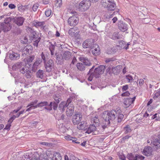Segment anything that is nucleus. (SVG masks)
Instances as JSON below:
<instances>
[{"label":"nucleus","mask_w":160,"mask_h":160,"mask_svg":"<svg viewBox=\"0 0 160 160\" xmlns=\"http://www.w3.org/2000/svg\"><path fill=\"white\" fill-rule=\"evenodd\" d=\"M40 56L42 58V60L44 63L46 61H47L46 60V59L47 58V55L45 56L43 52H42L41 53Z\"/></svg>","instance_id":"obj_46"},{"label":"nucleus","mask_w":160,"mask_h":160,"mask_svg":"<svg viewBox=\"0 0 160 160\" xmlns=\"http://www.w3.org/2000/svg\"><path fill=\"white\" fill-rule=\"evenodd\" d=\"M131 137V136H128V135H126L125 136V137H123V138H122L121 140L122 142H124L126 140L128 139L129 138Z\"/></svg>","instance_id":"obj_53"},{"label":"nucleus","mask_w":160,"mask_h":160,"mask_svg":"<svg viewBox=\"0 0 160 160\" xmlns=\"http://www.w3.org/2000/svg\"><path fill=\"white\" fill-rule=\"evenodd\" d=\"M119 46L122 48L127 49L128 48L129 45L130 44L129 43L126 44V42L123 41L121 40L119 41Z\"/></svg>","instance_id":"obj_27"},{"label":"nucleus","mask_w":160,"mask_h":160,"mask_svg":"<svg viewBox=\"0 0 160 160\" xmlns=\"http://www.w3.org/2000/svg\"><path fill=\"white\" fill-rule=\"evenodd\" d=\"M128 85H126L123 86L122 88V91L124 92V91H126L128 89Z\"/></svg>","instance_id":"obj_63"},{"label":"nucleus","mask_w":160,"mask_h":160,"mask_svg":"<svg viewBox=\"0 0 160 160\" xmlns=\"http://www.w3.org/2000/svg\"><path fill=\"white\" fill-rule=\"evenodd\" d=\"M119 29L121 31L125 32L128 29V25L122 21H119L118 23Z\"/></svg>","instance_id":"obj_14"},{"label":"nucleus","mask_w":160,"mask_h":160,"mask_svg":"<svg viewBox=\"0 0 160 160\" xmlns=\"http://www.w3.org/2000/svg\"><path fill=\"white\" fill-rule=\"evenodd\" d=\"M11 126V124L8 123L5 126L4 129L7 130H9Z\"/></svg>","instance_id":"obj_61"},{"label":"nucleus","mask_w":160,"mask_h":160,"mask_svg":"<svg viewBox=\"0 0 160 160\" xmlns=\"http://www.w3.org/2000/svg\"><path fill=\"white\" fill-rule=\"evenodd\" d=\"M45 24V21L39 22L38 21H34L33 23V26L37 28L43 27Z\"/></svg>","instance_id":"obj_32"},{"label":"nucleus","mask_w":160,"mask_h":160,"mask_svg":"<svg viewBox=\"0 0 160 160\" xmlns=\"http://www.w3.org/2000/svg\"><path fill=\"white\" fill-rule=\"evenodd\" d=\"M152 143L154 146L156 147L157 149L160 148V140L158 138H154L152 142Z\"/></svg>","instance_id":"obj_29"},{"label":"nucleus","mask_w":160,"mask_h":160,"mask_svg":"<svg viewBox=\"0 0 160 160\" xmlns=\"http://www.w3.org/2000/svg\"><path fill=\"white\" fill-rule=\"evenodd\" d=\"M108 37L114 40L119 39L121 37L120 35H119L118 32H115L111 35H108Z\"/></svg>","instance_id":"obj_25"},{"label":"nucleus","mask_w":160,"mask_h":160,"mask_svg":"<svg viewBox=\"0 0 160 160\" xmlns=\"http://www.w3.org/2000/svg\"><path fill=\"white\" fill-rule=\"evenodd\" d=\"M136 97L132 98H126L124 99V103L126 107H128L135 100Z\"/></svg>","instance_id":"obj_16"},{"label":"nucleus","mask_w":160,"mask_h":160,"mask_svg":"<svg viewBox=\"0 0 160 160\" xmlns=\"http://www.w3.org/2000/svg\"><path fill=\"white\" fill-rule=\"evenodd\" d=\"M124 133L125 134L131 132L132 131L129 125H127L126 127H124Z\"/></svg>","instance_id":"obj_40"},{"label":"nucleus","mask_w":160,"mask_h":160,"mask_svg":"<svg viewBox=\"0 0 160 160\" xmlns=\"http://www.w3.org/2000/svg\"><path fill=\"white\" fill-rule=\"evenodd\" d=\"M88 75H89V76L88 77V80L90 81H92V76H94L93 75V73H89V72L88 74Z\"/></svg>","instance_id":"obj_54"},{"label":"nucleus","mask_w":160,"mask_h":160,"mask_svg":"<svg viewBox=\"0 0 160 160\" xmlns=\"http://www.w3.org/2000/svg\"><path fill=\"white\" fill-rule=\"evenodd\" d=\"M127 157L129 160H137L136 154L134 156L132 153H128Z\"/></svg>","instance_id":"obj_37"},{"label":"nucleus","mask_w":160,"mask_h":160,"mask_svg":"<svg viewBox=\"0 0 160 160\" xmlns=\"http://www.w3.org/2000/svg\"><path fill=\"white\" fill-rule=\"evenodd\" d=\"M25 68V67L22 65V63L18 62L12 66V69L13 70H19L21 73H23L25 72L24 70H25L24 68Z\"/></svg>","instance_id":"obj_9"},{"label":"nucleus","mask_w":160,"mask_h":160,"mask_svg":"<svg viewBox=\"0 0 160 160\" xmlns=\"http://www.w3.org/2000/svg\"><path fill=\"white\" fill-rule=\"evenodd\" d=\"M80 123L77 126V128L79 130H86V123L83 121L80 122Z\"/></svg>","instance_id":"obj_30"},{"label":"nucleus","mask_w":160,"mask_h":160,"mask_svg":"<svg viewBox=\"0 0 160 160\" xmlns=\"http://www.w3.org/2000/svg\"><path fill=\"white\" fill-rule=\"evenodd\" d=\"M79 33L78 28L76 27L71 28L68 31L69 35L72 36L77 37Z\"/></svg>","instance_id":"obj_15"},{"label":"nucleus","mask_w":160,"mask_h":160,"mask_svg":"<svg viewBox=\"0 0 160 160\" xmlns=\"http://www.w3.org/2000/svg\"><path fill=\"white\" fill-rule=\"evenodd\" d=\"M119 158L121 160H126V157L123 154L120 155L119 156Z\"/></svg>","instance_id":"obj_64"},{"label":"nucleus","mask_w":160,"mask_h":160,"mask_svg":"<svg viewBox=\"0 0 160 160\" xmlns=\"http://www.w3.org/2000/svg\"><path fill=\"white\" fill-rule=\"evenodd\" d=\"M126 79L128 80V82H129L132 80V77L131 76H126Z\"/></svg>","instance_id":"obj_60"},{"label":"nucleus","mask_w":160,"mask_h":160,"mask_svg":"<svg viewBox=\"0 0 160 160\" xmlns=\"http://www.w3.org/2000/svg\"><path fill=\"white\" fill-rule=\"evenodd\" d=\"M138 81H139L138 84L139 86H141L144 84V81L143 79H140L138 80Z\"/></svg>","instance_id":"obj_56"},{"label":"nucleus","mask_w":160,"mask_h":160,"mask_svg":"<svg viewBox=\"0 0 160 160\" xmlns=\"http://www.w3.org/2000/svg\"><path fill=\"white\" fill-rule=\"evenodd\" d=\"M78 18L74 15L68 18V25L71 26H75L78 24Z\"/></svg>","instance_id":"obj_6"},{"label":"nucleus","mask_w":160,"mask_h":160,"mask_svg":"<svg viewBox=\"0 0 160 160\" xmlns=\"http://www.w3.org/2000/svg\"><path fill=\"white\" fill-rule=\"evenodd\" d=\"M130 95V93L128 91H126L122 93V96L123 97L128 96Z\"/></svg>","instance_id":"obj_58"},{"label":"nucleus","mask_w":160,"mask_h":160,"mask_svg":"<svg viewBox=\"0 0 160 160\" xmlns=\"http://www.w3.org/2000/svg\"><path fill=\"white\" fill-rule=\"evenodd\" d=\"M9 57L12 60H17L19 58V54L18 53H15L13 51L12 52H10L9 53Z\"/></svg>","instance_id":"obj_20"},{"label":"nucleus","mask_w":160,"mask_h":160,"mask_svg":"<svg viewBox=\"0 0 160 160\" xmlns=\"http://www.w3.org/2000/svg\"><path fill=\"white\" fill-rule=\"evenodd\" d=\"M71 100L70 98H68V99L67 102H66V104H67V105H70V106H73L72 104L71 103Z\"/></svg>","instance_id":"obj_62"},{"label":"nucleus","mask_w":160,"mask_h":160,"mask_svg":"<svg viewBox=\"0 0 160 160\" xmlns=\"http://www.w3.org/2000/svg\"><path fill=\"white\" fill-rule=\"evenodd\" d=\"M46 154L48 157V158H54L55 160H60V158L58 159L57 157L60 158V154L59 153L57 152L53 153V152H51L49 150H48L46 152Z\"/></svg>","instance_id":"obj_12"},{"label":"nucleus","mask_w":160,"mask_h":160,"mask_svg":"<svg viewBox=\"0 0 160 160\" xmlns=\"http://www.w3.org/2000/svg\"><path fill=\"white\" fill-rule=\"evenodd\" d=\"M82 118L81 114H76L72 117V122L74 125H78L80 122Z\"/></svg>","instance_id":"obj_11"},{"label":"nucleus","mask_w":160,"mask_h":160,"mask_svg":"<svg viewBox=\"0 0 160 160\" xmlns=\"http://www.w3.org/2000/svg\"><path fill=\"white\" fill-rule=\"evenodd\" d=\"M44 71L43 70L39 69L36 73V76L37 78L42 79L43 77Z\"/></svg>","instance_id":"obj_34"},{"label":"nucleus","mask_w":160,"mask_h":160,"mask_svg":"<svg viewBox=\"0 0 160 160\" xmlns=\"http://www.w3.org/2000/svg\"><path fill=\"white\" fill-rule=\"evenodd\" d=\"M117 117L118 122H121L123 118L124 115L121 110L117 108L111 111H105L102 115V123L101 125L103 129L109 126L110 121L114 120Z\"/></svg>","instance_id":"obj_1"},{"label":"nucleus","mask_w":160,"mask_h":160,"mask_svg":"<svg viewBox=\"0 0 160 160\" xmlns=\"http://www.w3.org/2000/svg\"><path fill=\"white\" fill-rule=\"evenodd\" d=\"M52 102V108L54 110H56L58 108V103L57 102Z\"/></svg>","instance_id":"obj_50"},{"label":"nucleus","mask_w":160,"mask_h":160,"mask_svg":"<svg viewBox=\"0 0 160 160\" xmlns=\"http://www.w3.org/2000/svg\"><path fill=\"white\" fill-rule=\"evenodd\" d=\"M52 102H51L49 104L47 101L42 102L39 103V107L45 106L44 108L46 110L51 111L52 109Z\"/></svg>","instance_id":"obj_10"},{"label":"nucleus","mask_w":160,"mask_h":160,"mask_svg":"<svg viewBox=\"0 0 160 160\" xmlns=\"http://www.w3.org/2000/svg\"><path fill=\"white\" fill-rule=\"evenodd\" d=\"M119 9H117L116 10V11H115L112 14L109 15V16L110 17V18H112L114 15L118 13L119 12Z\"/></svg>","instance_id":"obj_57"},{"label":"nucleus","mask_w":160,"mask_h":160,"mask_svg":"<svg viewBox=\"0 0 160 160\" xmlns=\"http://www.w3.org/2000/svg\"><path fill=\"white\" fill-rule=\"evenodd\" d=\"M56 4H58V6L60 7L62 4V0H56Z\"/></svg>","instance_id":"obj_59"},{"label":"nucleus","mask_w":160,"mask_h":160,"mask_svg":"<svg viewBox=\"0 0 160 160\" xmlns=\"http://www.w3.org/2000/svg\"><path fill=\"white\" fill-rule=\"evenodd\" d=\"M68 107V105L66 104V102H62L60 104L58 107L59 109L61 111V112H63Z\"/></svg>","instance_id":"obj_31"},{"label":"nucleus","mask_w":160,"mask_h":160,"mask_svg":"<svg viewBox=\"0 0 160 160\" xmlns=\"http://www.w3.org/2000/svg\"><path fill=\"white\" fill-rule=\"evenodd\" d=\"M55 101V102L58 103L61 99L60 97L58 96L57 95H55L53 97Z\"/></svg>","instance_id":"obj_43"},{"label":"nucleus","mask_w":160,"mask_h":160,"mask_svg":"<svg viewBox=\"0 0 160 160\" xmlns=\"http://www.w3.org/2000/svg\"><path fill=\"white\" fill-rule=\"evenodd\" d=\"M55 55L56 56V62L59 65L63 64L64 62V59L62 55L56 53L55 54Z\"/></svg>","instance_id":"obj_19"},{"label":"nucleus","mask_w":160,"mask_h":160,"mask_svg":"<svg viewBox=\"0 0 160 160\" xmlns=\"http://www.w3.org/2000/svg\"><path fill=\"white\" fill-rule=\"evenodd\" d=\"M81 60L85 64L86 67L90 66L91 65V63L90 61L86 57H81Z\"/></svg>","instance_id":"obj_26"},{"label":"nucleus","mask_w":160,"mask_h":160,"mask_svg":"<svg viewBox=\"0 0 160 160\" xmlns=\"http://www.w3.org/2000/svg\"><path fill=\"white\" fill-rule=\"evenodd\" d=\"M38 101L37 100H35L31 102L27 106V107L31 106L33 107L34 105L36 104L38 102Z\"/></svg>","instance_id":"obj_47"},{"label":"nucleus","mask_w":160,"mask_h":160,"mask_svg":"<svg viewBox=\"0 0 160 160\" xmlns=\"http://www.w3.org/2000/svg\"><path fill=\"white\" fill-rule=\"evenodd\" d=\"M52 11L50 9H47L45 12V14L47 17H49L51 14Z\"/></svg>","instance_id":"obj_44"},{"label":"nucleus","mask_w":160,"mask_h":160,"mask_svg":"<svg viewBox=\"0 0 160 160\" xmlns=\"http://www.w3.org/2000/svg\"><path fill=\"white\" fill-rule=\"evenodd\" d=\"M12 26L9 22H2L0 25V28L4 32L9 31L11 29Z\"/></svg>","instance_id":"obj_8"},{"label":"nucleus","mask_w":160,"mask_h":160,"mask_svg":"<svg viewBox=\"0 0 160 160\" xmlns=\"http://www.w3.org/2000/svg\"><path fill=\"white\" fill-rule=\"evenodd\" d=\"M35 56L34 55L30 56L28 58H27V62H26V64H28L29 67H31V65L30 63L32 62Z\"/></svg>","instance_id":"obj_36"},{"label":"nucleus","mask_w":160,"mask_h":160,"mask_svg":"<svg viewBox=\"0 0 160 160\" xmlns=\"http://www.w3.org/2000/svg\"><path fill=\"white\" fill-rule=\"evenodd\" d=\"M115 58L113 57L112 58H106L105 60V62L106 63H108L109 62H112L116 60Z\"/></svg>","instance_id":"obj_45"},{"label":"nucleus","mask_w":160,"mask_h":160,"mask_svg":"<svg viewBox=\"0 0 160 160\" xmlns=\"http://www.w3.org/2000/svg\"><path fill=\"white\" fill-rule=\"evenodd\" d=\"M95 66H93L89 71V73H93V75L96 78H99V75L102 74L106 69V67L103 65H100L94 69Z\"/></svg>","instance_id":"obj_3"},{"label":"nucleus","mask_w":160,"mask_h":160,"mask_svg":"<svg viewBox=\"0 0 160 160\" xmlns=\"http://www.w3.org/2000/svg\"><path fill=\"white\" fill-rule=\"evenodd\" d=\"M98 117V116H95L92 119V121L96 126L98 125L99 124V120Z\"/></svg>","instance_id":"obj_41"},{"label":"nucleus","mask_w":160,"mask_h":160,"mask_svg":"<svg viewBox=\"0 0 160 160\" xmlns=\"http://www.w3.org/2000/svg\"><path fill=\"white\" fill-rule=\"evenodd\" d=\"M51 45L49 46V48L50 51H54L55 49V46L52 44L51 42H49Z\"/></svg>","instance_id":"obj_52"},{"label":"nucleus","mask_w":160,"mask_h":160,"mask_svg":"<svg viewBox=\"0 0 160 160\" xmlns=\"http://www.w3.org/2000/svg\"><path fill=\"white\" fill-rule=\"evenodd\" d=\"M22 160H33L32 158L30 159V157L29 155L23 156L22 158Z\"/></svg>","instance_id":"obj_51"},{"label":"nucleus","mask_w":160,"mask_h":160,"mask_svg":"<svg viewBox=\"0 0 160 160\" xmlns=\"http://www.w3.org/2000/svg\"><path fill=\"white\" fill-rule=\"evenodd\" d=\"M24 72L22 73L23 74H25V77L27 78H30L32 76L33 71L32 70L28 69L25 67L24 68Z\"/></svg>","instance_id":"obj_23"},{"label":"nucleus","mask_w":160,"mask_h":160,"mask_svg":"<svg viewBox=\"0 0 160 160\" xmlns=\"http://www.w3.org/2000/svg\"><path fill=\"white\" fill-rule=\"evenodd\" d=\"M28 6H22L21 4H19L18 5V10L21 12H22L25 10L27 8Z\"/></svg>","instance_id":"obj_39"},{"label":"nucleus","mask_w":160,"mask_h":160,"mask_svg":"<svg viewBox=\"0 0 160 160\" xmlns=\"http://www.w3.org/2000/svg\"><path fill=\"white\" fill-rule=\"evenodd\" d=\"M137 160H138V159H139L141 160H143L145 157L141 155H139L138 154H136Z\"/></svg>","instance_id":"obj_55"},{"label":"nucleus","mask_w":160,"mask_h":160,"mask_svg":"<svg viewBox=\"0 0 160 160\" xmlns=\"http://www.w3.org/2000/svg\"><path fill=\"white\" fill-rule=\"evenodd\" d=\"M160 96V90H158L157 92L154 93L153 96V98L155 99L158 98Z\"/></svg>","instance_id":"obj_42"},{"label":"nucleus","mask_w":160,"mask_h":160,"mask_svg":"<svg viewBox=\"0 0 160 160\" xmlns=\"http://www.w3.org/2000/svg\"><path fill=\"white\" fill-rule=\"evenodd\" d=\"M44 64L46 71L48 72H51L54 65L53 61L50 59L45 62Z\"/></svg>","instance_id":"obj_7"},{"label":"nucleus","mask_w":160,"mask_h":160,"mask_svg":"<svg viewBox=\"0 0 160 160\" xmlns=\"http://www.w3.org/2000/svg\"><path fill=\"white\" fill-rule=\"evenodd\" d=\"M71 53L70 52H65L63 54V58L65 60H68L71 57Z\"/></svg>","instance_id":"obj_35"},{"label":"nucleus","mask_w":160,"mask_h":160,"mask_svg":"<svg viewBox=\"0 0 160 160\" xmlns=\"http://www.w3.org/2000/svg\"><path fill=\"white\" fill-rule=\"evenodd\" d=\"M93 49H92V52L94 56H97L100 53V49L99 47L97 44H94L93 46Z\"/></svg>","instance_id":"obj_18"},{"label":"nucleus","mask_w":160,"mask_h":160,"mask_svg":"<svg viewBox=\"0 0 160 160\" xmlns=\"http://www.w3.org/2000/svg\"><path fill=\"white\" fill-rule=\"evenodd\" d=\"M33 42V45L37 47L38 46V42H39L41 38L39 37L38 35L36 33L33 34L31 38Z\"/></svg>","instance_id":"obj_17"},{"label":"nucleus","mask_w":160,"mask_h":160,"mask_svg":"<svg viewBox=\"0 0 160 160\" xmlns=\"http://www.w3.org/2000/svg\"><path fill=\"white\" fill-rule=\"evenodd\" d=\"M76 66L78 69L81 71H84L86 67L84 63L81 62L78 63Z\"/></svg>","instance_id":"obj_33"},{"label":"nucleus","mask_w":160,"mask_h":160,"mask_svg":"<svg viewBox=\"0 0 160 160\" xmlns=\"http://www.w3.org/2000/svg\"><path fill=\"white\" fill-rule=\"evenodd\" d=\"M143 152L145 155L147 156H150L152 154V148L150 146L145 147L143 150Z\"/></svg>","instance_id":"obj_21"},{"label":"nucleus","mask_w":160,"mask_h":160,"mask_svg":"<svg viewBox=\"0 0 160 160\" xmlns=\"http://www.w3.org/2000/svg\"><path fill=\"white\" fill-rule=\"evenodd\" d=\"M40 144L41 145L48 147H50L52 145V143L47 142H42L40 143Z\"/></svg>","instance_id":"obj_49"},{"label":"nucleus","mask_w":160,"mask_h":160,"mask_svg":"<svg viewBox=\"0 0 160 160\" xmlns=\"http://www.w3.org/2000/svg\"><path fill=\"white\" fill-rule=\"evenodd\" d=\"M66 113L67 116L70 117L72 116L74 110L73 106H70V105H68L67 108Z\"/></svg>","instance_id":"obj_22"},{"label":"nucleus","mask_w":160,"mask_h":160,"mask_svg":"<svg viewBox=\"0 0 160 160\" xmlns=\"http://www.w3.org/2000/svg\"><path fill=\"white\" fill-rule=\"evenodd\" d=\"M102 5L107 8L108 11H114L116 8L115 2L114 0H102Z\"/></svg>","instance_id":"obj_4"},{"label":"nucleus","mask_w":160,"mask_h":160,"mask_svg":"<svg viewBox=\"0 0 160 160\" xmlns=\"http://www.w3.org/2000/svg\"><path fill=\"white\" fill-rule=\"evenodd\" d=\"M93 39H88L85 40L82 43V47L84 48H91L92 49L93 46L94 45Z\"/></svg>","instance_id":"obj_5"},{"label":"nucleus","mask_w":160,"mask_h":160,"mask_svg":"<svg viewBox=\"0 0 160 160\" xmlns=\"http://www.w3.org/2000/svg\"><path fill=\"white\" fill-rule=\"evenodd\" d=\"M91 5L89 0H83L79 3L75 5L76 9L78 11H85L88 9Z\"/></svg>","instance_id":"obj_2"},{"label":"nucleus","mask_w":160,"mask_h":160,"mask_svg":"<svg viewBox=\"0 0 160 160\" xmlns=\"http://www.w3.org/2000/svg\"><path fill=\"white\" fill-rule=\"evenodd\" d=\"M41 62L42 61L40 60H39L36 61L35 62H34L32 67V69H31L33 72H36L39 65L40 64Z\"/></svg>","instance_id":"obj_24"},{"label":"nucleus","mask_w":160,"mask_h":160,"mask_svg":"<svg viewBox=\"0 0 160 160\" xmlns=\"http://www.w3.org/2000/svg\"><path fill=\"white\" fill-rule=\"evenodd\" d=\"M25 19L22 17H15L13 19V22L18 26L23 25Z\"/></svg>","instance_id":"obj_13"},{"label":"nucleus","mask_w":160,"mask_h":160,"mask_svg":"<svg viewBox=\"0 0 160 160\" xmlns=\"http://www.w3.org/2000/svg\"><path fill=\"white\" fill-rule=\"evenodd\" d=\"M39 6V5L38 4L36 3L34 4L32 7V10L34 12L36 11L37 10Z\"/></svg>","instance_id":"obj_48"},{"label":"nucleus","mask_w":160,"mask_h":160,"mask_svg":"<svg viewBox=\"0 0 160 160\" xmlns=\"http://www.w3.org/2000/svg\"><path fill=\"white\" fill-rule=\"evenodd\" d=\"M24 50L27 52L28 54L31 53L33 50V48L32 46L28 45L24 48Z\"/></svg>","instance_id":"obj_38"},{"label":"nucleus","mask_w":160,"mask_h":160,"mask_svg":"<svg viewBox=\"0 0 160 160\" xmlns=\"http://www.w3.org/2000/svg\"><path fill=\"white\" fill-rule=\"evenodd\" d=\"M96 129V127L94 124H91L89 125L88 128H87V131L86 132L88 134H90L95 131Z\"/></svg>","instance_id":"obj_28"}]
</instances>
